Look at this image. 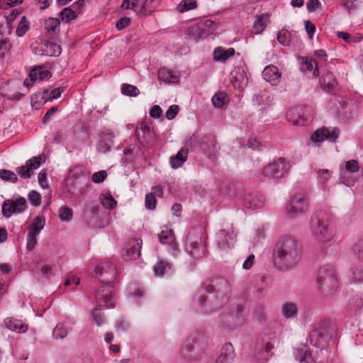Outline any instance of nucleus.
Returning a JSON list of instances; mask_svg holds the SVG:
<instances>
[{
  "mask_svg": "<svg viewBox=\"0 0 363 363\" xmlns=\"http://www.w3.org/2000/svg\"><path fill=\"white\" fill-rule=\"evenodd\" d=\"M106 172L104 170H101L97 172H95L92 175L91 179L94 183H101L106 179Z\"/></svg>",
  "mask_w": 363,
  "mask_h": 363,
  "instance_id": "e2e57ef3",
  "label": "nucleus"
},
{
  "mask_svg": "<svg viewBox=\"0 0 363 363\" xmlns=\"http://www.w3.org/2000/svg\"><path fill=\"white\" fill-rule=\"evenodd\" d=\"M114 135L110 132L104 133L97 144V150L102 153H106L111 150Z\"/></svg>",
  "mask_w": 363,
  "mask_h": 363,
  "instance_id": "4be33fe9",
  "label": "nucleus"
},
{
  "mask_svg": "<svg viewBox=\"0 0 363 363\" xmlns=\"http://www.w3.org/2000/svg\"><path fill=\"white\" fill-rule=\"evenodd\" d=\"M143 4L140 6L138 14L143 16L150 15L156 7V0H142Z\"/></svg>",
  "mask_w": 363,
  "mask_h": 363,
  "instance_id": "c9c22d12",
  "label": "nucleus"
},
{
  "mask_svg": "<svg viewBox=\"0 0 363 363\" xmlns=\"http://www.w3.org/2000/svg\"><path fill=\"white\" fill-rule=\"evenodd\" d=\"M42 50V54L47 56H59L61 53L60 46L51 42H46Z\"/></svg>",
  "mask_w": 363,
  "mask_h": 363,
  "instance_id": "473e14b6",
  "label": "nucleus"
},
{
  "mask_svg": "<svg viewBox=\"0 0 363 363\" xmlns=\"http://www.w3.org/2000/svg\"><path fill=\"white\" fill-rule=\"evenodd\" d=\"M315 55L317 57V58H318V60L317 62H320L319 65H320V67H322L323 64L327 62L328 60V55L326 54L324 50H316Z\"/></svg>",
  "mask_w": 363,
  "mask_h": 363,
  "instance_id": "338daca9",
  "label": "nucleus"
},
{
  "mask_svg": "<svg viewBox=\"0 0 363 363\" xmlns=\"http://www.w3.org/2000/svg\"><path fill=\"white\" fill-rule=\"evenodd\" d=\"M235 53V49L230 48L225 50L222 47H218L213 50V60L216 62H225L229 57Z\"/></svg>",
  "mask_w": 363,
  "mask_h": 363,
  "instance_id": "393cba45",
  "label": "nucleus"
},
{
  "mask_svg": "<svg viewBox=\"0 0 363 363\" xmlns=\"http://www.w3.org/2000/svg\"><path fill=\"white\" fill-rule=\"evenodd\" d=\"M321 87L328 92L334 91L337 82L332 72H327L320 79Z\"/></svg>",
  "mask_w": 363,
  "mask_h": 363,
  "instance_id": "a878e982",
  "label": "nucleus"
},
{
  "mask_svg": "<svg viewBox=\"0 0 363 363\" xmlns=\"http://www.w3.org/2000/svg\"><path fill=\"white\" fill-rule=\"evenodd\" d=\"M122 93L129 96H137L140 91L135 86L126 84L122 86Z\"/></svg>",
  "mask_w": 363,
  "mask_h": 363,
  "instance_id": "09e8293b",
  "label": "nucleus"
},
{
  "mask_svg": "<svg viewBox=\"0 0 363 363\" xmlns=\"http://www.w3.org/2000/svg\"><path fill=\"white\" fill-rule=\"evenodd\" d=\"M179 111V106L178 105H172L170 106L167 112H166V118L167 120L174 119L177 115Z\"/></svg>",
  "mask_w": 363,
  "mask_h": 363,
  "instance_id": "0e129e2a",
  "label": "nucleus"
},
{
  "mask_svg": "<svg viewBox=\"0 0 363 363\" xmlns=\"http://www.w3.org/2000/svg\"><path fill=\"white\" fill-rule=\"evenodd\" d=\"M340 130L337 128H333L331 129L323 127L316 130L311 136V140L313 143H321L325 140L330 142H335L338 138Z\"/></svg>",
  "mask_w": 363,
  "mask_h": 363,
  "instance_id": "f8f14e48",
  "label": "nucleus"
},
{
  "mask_svg": "<svg viewBox=\"0 0 363 363\" xmlns=\"http://www.w3.org/2000/svg\"><path fill=\"white\" fill-rule=\"evenodd\" d=\"M243 205L249 209L254 210L261 208L263 206V201L256 196L250 194L244 197Z\"/></svg>",
  "mask_w": 363,
  "mask_h": 363,
  "instance_id": "c756f323",
  "label": "nucleus"
},
{
  "mask_svg": "<svg viewBox=\"0 0 363 363\" xmlns=\"http://www.w3.org/2000/svg\"><path fill=\"white\" fill-rule=\"evenodd\" d=\"M68 330L62 323H58L52 331V336L55 339H63L67 337Z\"/></svg>",
  "mask_w": 363,
  "mask_h": 363,
  "instance_id": "a19ab883",
  "label": "nucleus"
},
{
  "mask_svg": "<svg viewBox=\"0 0 363 363\" xmlns=\"http://www.w3.org/2000/svg\"><path fill=\"white\" fill-rule=\"evenodd\" d=\"M300 357L298 358L301 363H313V359L311 352H308L306 349L302 348L299 351Z\"/></svg>",
  "mask_w": 363,
  "mask_h": 363,
  "instance_id": "4d7b16f0",
  "label": "nucleus"
},
{
  "mask_svg": "<svg viewBox=\"0 0 363 363\" xmlns=\"http://www.w3.org/2000/svg\"><path fill=\"white\" fill-rule=\"evenodd\" d=\"M291 168V164L284 158L279 157L267 164L262 171L266 177L281 179L285 177Z\"/></svg>",
  "mask_w": 363,
  "mask_h": 363,
  "instance_id": "39448f33",
  "label": "nucleus"
},
{
  "mask_svg": "<svg viewBox=\"0 0 363 363\" xmlns=\"http://www.w3.org/2000/svg\"><path fill=\"white\" fill-rule=\"evenodd\" d=\"M359 169V162L355 160H350L346 162L345 169L343 172H350L351 174H357Z\"/></svg>",
  "mask_w": 363,
  "mask_h": 363,
  "instance_id": "de8ad7c7",
  "label": "nucleus"
},
{
  "mask_svg": "<svg viewBox=\"0 0 363 363\" xmlns=\"http://www.w3.org/2000/svg\"><path fill=\"white\" fill-rule=\"evenodd\" d=\"M197 7V3L195 0H182L177 7V9L180 13L192 10Z\"/></svg>",
  "mask_w": 363,
  "mask_h": 363,
  "instance_id": "ea45409f",
  "label": "nucleus"
},
{
  "mask_svg": "<svg viewBox=\"0 0 363 363\" xmlns=\"http://www.w3.org/2000/svg\"><path fill=\"white\" fill-rule=\"evenodd\" d=\"M4 323L8 329L16 333H25L28 330V326L23 323L21 320L12 318L5 319Z\"/></svg>",
  "mask_w": 363,
  "mask_h": 363,
  "instance_id": "cd10ccee",
  "label": "nucleus"
},
{
  "mask_svg": "<svg viewBox=\"0 0 363 363\" xmlns=\"http://www.w3.org/2000/svg\"><path fill=\"white\" fill-rule=\"evenodd\" d=\"M96 304L100 308H112L115 306L112 286L108 284L101 286L95 294Z\"/></svg>",
  "mask_w": 363,
  "mask_h": 363,
  "instance_id": "9d476101",
  "label": "nucleus"
},
{
  "mask_svg": "<svg viewBox=\"0 0 363 363\" xmlns=\"http://www.w3.org/2000/svg\"><path fill=\"white\" fill-rule=\"evenodd\" d=\"M51 76L52 73L48 69L38 66L30 71L28 78L24 81L23 84L27 88H29L33 86L35 83L48 79Z\"/></svg>",
  "mask_w": 363,
  "mask_h": 363,
  "instance_id": "2eb2a0df",
  "label": "nucleus"
},
{
  "mask_svg": "<svg viewBox=\"0 0 363 363\" xmlns=\"http://www.w3.org/2000/svg\"><path fill=\"white\" fill-rule=\"evenodd\" d=\"M29 29L28 22L25 16H23L18 23L16 35L19 37L23 36Z\"/></svg>",
  "mask_w": 363,
  "mask_h": 363,
  "instance_id": "49530a36",
  "label": "nucleus"
},
{
  "mask_svg": "<svg viewBox=\"0 0 363 363\" xmlns=\"http://www.w3.org/2000/svg\"><path fill=\"white\" fill-rule=\"evenodd\" d=\"M90 181V172L83 165H77L69 169L67 179V185L73 186L84 185L88 186Z\"/></svg>",
  "mask_w": 363,
  "mask_h": 363,
  "instance_id": "423d86ee",
  "label": "nucleus"
},
{
  "mask_svg": "<svg viewBox=\"0 0 363 363\" xmlns=\"http://www.w3.org/2000/svg\"><path fill=\"white\" fill-rule=\"evenodd\" d=\"M159 240L162 244H169L172 249L175 247L174 235L172 229L166 228L162 230V232L158 235Z\"/></svg>",
  "mask_w": 363,
  "mask_h": 363,
  "instance_id": "2f4dec72",
  "label": "nucleus"
},
{
  "mask_svg": "<svg viewBox=\"0 0 363 363\" xmlns=\"http://www.w3.org/2000/svg\"><path fill=\"white\" fill-rule=\"evenodd\" d=\"M264 341V350L268 353L274 347V344L278 342V338L277 336L274 334L272 337H268Z\"/></svg>",
  "mask_w": 363,
  "mask_h": 363,
  "instance_id": "864d4df0",
  "label": "nucleus"
},
{
  "mask_svg": "<svg viewBox=\"0 0 363 363\" xmlns=\"http://www.w3.org/2000/svg\"><path fill=\"white\" fill-rule=\"evenodd\" d=\"M193 339H187L180 350L181 355L187 360L196 359L203 352L202 350L196 349Z\"/></svg>",
  "mask_w": 363,
  "mask_h": 363,
  "instance_id": "f3484780",
  "label": "nucleus"
},
{
  "mask_svg": "<svg viewBox=\"0 0 363 363\" xmlns=\"http://www.w3.org/2000/svg\"><path fill=\"white\" fill-rule=\"evenodd\" d=\"M135 135L141 143H147L154 138L155 134L152 125L145 122L140 124V128H136Z\"/></svg>",
  "mask_w": 363,
  "mask_h": 363,
  "instance_id": "6ab92c4d",
  "label": "nucleus"
},
{
  "mask_svg": "<svg viewBox=\"0 0 363 363\" xmlns=\"http://www.w3.org/2000/svg\"><path fill=\"white\" fill-rule=\"evenodd\" d=\"M95 274L101 283L109 284L116 277V267L108 261L101 262L95 269Z\"/></svg>",
  "mask_w": 363,
  "mask_h": 363,
  "instance_id": "1a4fd4ad",
  "label": "nucleus"
},
{
  "mask_svg": "<svg viewBox=\"0 0 363 363\" xmlns=\"http://www.w3.org/2000/svg\"><path fill=\"white\" fill-rule=\"evenodd\" d=\"M60 21L57 18H49L45 21V29L50 36L56 35L60 31Z\"/></svg>",
  "mask_w": 363,
  "mask_h": 363,
  "instance_id": "c85d7f7f",
  "label": "nucleus"
},
{
  "mask_svg": "<svg viewBox=\"0 0 363 363\" xmlns=\"http://www.w3.org/2000/svg\"><path fill=\"white\" fill-rule=\"evenodd\" d=\"M331 172L328 169H319L318 172V180L320 183L326 182L331 177Z\"/></svg>",
  "mask_w": 363,
  "mask_h": 363,
  "instance_id": "052dcab7",
  "label": "nucleus"
},
{
  "mask_svg": "<svg viewBox=\"0 0 363 363\" xmlns=\"http://www.w3.org/2000/svg\"><path fill=\"white\" fill-rule=\"evenodd\" d=\"M0 178L5 182L12 183H16L18 181L16 174L13 172L6 169H0Z\"/></svg>",
  "mask_w": 363,
  "mask_h": 363,
  "instance_id": "37998d69",
  "label": "nucleus"
},
{
  "mask_svg": "<svg viewBox=\"0 0 363 363\" xmlns=\"http://www.w3.org/2000/svg\"><path fill=\"white\" fill-rule=\"evenodd\" d=\"M145 207L150 210H154L156 208L157 200L153 194L149 193L146 194L145 199Z\"/></svg>",
  "mask_w": 363,
  "mask_h": 363,
  "instance_id": "13d9d810",
  "label": "nucleus"
},
{
  "mask_svg": "<svg viewBox=\"0 0 363 363\" xmlns=\"http://www.w3.org/2000/svg\"><path fill=\"white\" fill-rule=\"evenodd\" d=\"M235 358V351L231 343L223 345L220 354L215 359L213 363H231Z\"/></svg>",
  "mask_w": 363,
  "mask_h": 363,
  "instance_id": "aec40b11",
  "label": "nucleus"
},
{
  "mask_svg": "<svg viewBox=\"0 0 363 363\" xmlns=\"http://www.w3.org/2000/svg\"><path fill=\"white\" fill-rule=\"evenodd\" d=\"M302 62L305 65L307 71H313V75L314 77L318 76L319 69L320 68V65H319L320 62H318L317 60L308 57H303Z\"/></svg>",
  "mask_w": 363,
  "mask_h": 363,
  "instance_id": "e433bc0d",
  "label": "nucleus"
},
{
  "mask_svg": "<svg viewBox=\"0 0 363 363\" xmlns=\"http://www.w3.org/2000/svg\"><path fill=\"white\" fill-rule=\"evenodd\" d=\"M308 208V202L303 194H294L286 206L287 214L291 218H296L306 213Z\"/></svg>",
  "mask_w": 363,
  "mask_h": 363,
  "instance_id": "0eeeda50",
  "label": "nucleus"
},
{
  "mask_svg": "<svg viewBox=\"0 0 363 363\" xmlns=\"http://www.w3.org/2000/svg\"><path fill=\"white\" fill-rule=\"evenodd\" d=\"M308 12H313L321 6L319 0H308L306 4Z\"/></svg>",
  "mask_w": 363,
  "mask_h": 363,
  "instance_id": "774afa93",
  "label": "nucleus"
},
{
  "mask_svg": "<svg viewBox=\"0 0 363 363\" xmlns=\"http://www.w3.org/2000/svg\"><path fill=\"white\" fill-rule=\"evenodd\" d=\"M45 224V218L38 216L35 218L33 224L28 228L27 235L26 248L29 251H32L37 244V237L40 231L43 229Z\"/></svg>",
  "mask_w": 363,
  "mask_h": 363,
  "instance_id": "9b49d317",
  "label": "nucleus"
},
{
  "mask_svg": "<svg viewBox=\"0 0 363 363\" xmlns=\"http://www.w3.org/2000/svg\"><path fill=\"white\" fill-rule=\"evenodd\" d=\"M101 203L106 208H113L116 205V201L110 195L104 196Z\"/></svg>",
  "mask_w": 363,
  "mask_h": 363,
  "instance_id": "bf43d9fd",
  "label": "nucleus"
},
{
  "mask_svg": "<svg viewBox=\"0 0 363 363\" xmlns=\"http://www.w3.org/2000/svg\"><path fill=\"white\" fill-rule=\"evenodd\" d=\"M350 278L354 283H363V269L359 267L353 268Z\"/></svg>",
  "mask_w": 363,
  "mask_h": 363,
  "instance_id": "a18cd8bd",
  "label": "nucleus"
},
{
  "mask_svg": "<svg viewBox=\"0 0 363 363\" xmlns=\"http://www.w3.org/2000/svg\"><path fill=\"white\" fill-rule=\"evenodd\" d=\"M30 204L33 206H38L41 203V196L36 191H31L28 195Z\"/></svg>",
  "mask_w": 363,
  "mask_h": 363,
  "instance_id": "603ef678",
  "label": "nucleus"
},
{
  "mask_svg": "<svg viewBox=\"0 0 363 363\" xmlns=\"http://www.w3.org/2000/svg\"><path fill=\"white\" fill-rule=\"evenodd\" d=\"M93 318L96 324L99 326L101 325L104 321V313L98 308H95L93 311Z\"/></svg>",
  "mask_w": 363,
  "mask_h": 363,
  "instance_id": "69168bd1",
  "label": "nucleus"
},
{
  "mask_svg": "<svg viewBox=\"0 0 363 363\" xmlns=\"http://www.w3.org/2000/svg\"><path fill=\"white\" fill-rule=\"evenodd\" d=\"M310 340L311 342L319 347L324 342V335L322 331L313 330L310 333Z\"/></svg>",
  "mask_w": 363,
  "mask_h": 363,
  "instance_id": "c03bdc74",
  "label": "nucleus"
},
{
  "mask_svg": "<svg viewBox=\"0 0 363 363\" xmlns=\"http://www.w3.org/2000/svg\"><path fill=\"white\" fill-rule=\"evenodd\" d=\"M143 241L140 238L129 240L125 245L122 257L125 261L136 259L140 255Z\"/></svg>",
  "mask_w": 363,
  "mask_h": 363,
  "instance_id": "4468645a",
  "label": "nucleus"
},
{
  "mask_svg": "<svg viewBox=\"0 0 363 363\" xmlns=\"http://www.w3.org/2000/svg\"><path fill=\"white\" fill-rule=\"evenodd\" d=\"M317 283L321 293L327 296L333 294L337 288V280L331 265L320 267L317 272Z\"/></svg>",
  "mask_w": 363,
  "mask_h": 363,
  "instance_id": "7ed1b4c3",
  "label": "nucleus"
},
{
  "mask_svg": "<svg viewBox=\"0 0 363 363\" xmlns=\"http://www.w3.org/2000/svg\"><path fill=\"white\" fill-rule=\"evenodd\" d=\"M231 289L232 287L230 282L225 279L223 277H216L213 279L211 284L206 287V291L210 294L216 293L217 294V298H220V303H215L213 308L208 304L205 303L207 298L201 296L199 298V301H201V303L203 306L204 313H211L213 310L220 307L221 303H223L227 301L230 296L231 294Z\"/></svg>",
  "mask_w": 363,
  "mask_h": 363,
  "instance_id": "f03ea898",
  "label": "nucleus"
},
{
  "mask_svg": "<svg viewBox=\"0 0 363 363\" xmlns=\"http://www.w3.org/2000/svg\"><path fill=\"white\" fill-rule=\"evenodd\" d=\"M281 314L287 319L293 318L297 316V305L292 302H286L281 307Z\"/></svg>",
  "mask_w": 363,
  "mask_h": 363,
  "instance_id": "7c9ffc66",
  "label": "nucleus"
},
{
  "mask_svg": "<svg viewBox=\"0 0 363 363\" xmlns=\"http://www.w3.org/2000/svg\"><path fill=\"white\" fill-rule=\"evenodd\" d=\"M353 251L357 255L359 261L363 265V240H359L353 246Z\"/></svg>",
  "mask_w": 363,
  "mask_h": 363,
  "instance_id": "5fc2aeb1",
  "label": "nucleus"
},
{
  "mask_svg": "<svg viewBox=\"0 0 363 363\" xmlns=\"http://www.w3.org/2000/svg\"><path fill=\"white\" fill-rule=\"evenodd\" d=\"M171 265L169 262L160 260L154 266V272L156 275L163 276L165 274L170 272Z\"/></svg>",
  "mask_w": 363,
  "mask_h": 363,
  "instance_id": "4c0bfd02",
  "label": "nucleus"
},
{
  "mask_svg": "<svg viewBox=\"0 0 363 363\" xmlns=\"http://www.w3.org/2000/svg\"><path fill=\"white\" fill-rule=\"evenodd\" d=\"M302 247L299 242L291 236L281 238L274 249V261L281 269H289L300 262Z\"/></svg>",
  "mask_w": 363,
  "mask_h": 363,
  "instance_id": "f257e3e1",
  "label": "nucleus"
},
{
  "mask_svg": "<svg viewBox=\"0 0 363 363\" xmlns=\"http://www.w3.org/2000/svg\"><path fill=\"white\" fill-rule=\"evenodd\" d=\"M60 218L63 221H69L72 218V211L67 206H62L59 211Z\"/></svg>",
  "mask_w": 363,
  "mask_h": 363,
  "instance_id": "3c124183",
  "label": "nucleus"
},
{
  "mask_svg": "<svg viewBox=\"0 0 363 363\" xmlns=\"http://www.w3.org/2000/svg\"><path fill=\"white\" fill-rule=\"evenodd\" d=\"M211 101L213 105L216 108H222L228 101L227 94L225 92L216 93L212 99Z\"/></svg>",
  "mask_w": 363,
  "mask_h": 363,
  "instance_id": "58836bf2",
  "label": "nucleus"
},
{
  "mask_svg": "<svg viewBox=\"0 0 363 363\" xmlns=\"http://www.w3.org/2000/svg\"><path fill=\"white\" fill-rule=\"evenodd\" d=\"M48 95V90L45 89L43 91H39L33 94L31 97V101L34 103H45L47 101V96Z\"/></svg>",
  "mask_w": 363,
  "mask_h": 363,
  "instance_id": "6e6d98bb",
  "label": "nucleus"
},
{
  "mask_svg": "<svg viewBox=\"0 0 363 363\" xmlns=\"http://www.w3.org/2000/svg\"><path fill=\"white\" fill-rule=\"evenodd\" d=\"M269 18V16L267 13L257 15L252 28V33L256 35L260 34L267 27Z\"/></svg>",
  "mask_w": 363,
  "mask_h": 363,
  "instance_id": "b1692460",
  "label": "nucleus"
},
{
  "mask_svg": "<svg viewBox=\"0 0 363 363\" xmlns=\"http://www.w3.org/2000/svg\"><path fill=\"white\" fill-rule=\"evenodd\" d=\"M27 208V202L25 198L18 196L14 199H6L2 203V215L9 218L12 214H19Z\"/></svg>",
  "mask_w": 363,
  "mask_h": 363,
  "instance_id": "6e6552de",
  "label": "nucleus"
},
{
  "mask_svg": "<svg viewBox=\"0 0 363 363\" xmlns=\"http://www.w3.org/2000/svg\"><path fill=\"white\" fill-rule=\"evenodd\" d=\"M186 249L189 255L195 259H200L205 255L204 246L197 241H190Z\"/></svg>",
  "mask_w": 363,
  "mask_h": 363,
  "instance_id": "bb28decb",
  "label": "nucleus"
},
{
  "mask_svg": "<svg viewBox=\"0 0 363 363\" xmlns=\"http://www.w3.org/2000/svg\"><path fill=\"white\" fill-rule=\"evenodd\" d=\"M188 152L189 150L187 148L182 147L176 155L172 156L169 159L172 168L178 169L181 167L187 160Z\"/></svg>",
  "mask_w": 363,
  "mask_h": 363,
  "instance_id": "5701e85b",
  "label": "nucleus"
},
{
  "mask_svg": "<svg viewBox=\"0 0 363 363\" xmlns=\"http://www.w3.org/2000/svg\"><path fill=\"white\" fill-rule=\"evenodd\" d=\"M217 244L220 250H227L233 245L234 235H230L225 230H220L217 234Z\"/></svg>",
  "mask_w": 363,
  "mask_h": 363,
  "instance_id": "412c9836",
  "label": "nucleus"
},
{
  "mask_svg": "<svg viewBox=\"0 0 363 363\" xmlns=\"http://www.w3.org/2000/svg\"><path fill=\"white\" fill-rule=\"evenodd\" d=\"M158 79L166 83H175L178 81L177 76L166 68H162L159 70Z\"/></svg>",
  "mask_w": 363,
  "mask_h": 363,
  "instance_id": "72a5a7b5",
  "label": "nucleus"
},
{
  "mask_svg": "<svg viewBox=\"0 0 363 363\" xmlns=\"http://www.w3.org/2000/svg\"><path fill=\"white\" fill-rule=\"evenodd\" d=\"M61 19L66 23L76 18L75 13L69 8H65L60 13Z\"/></svg>",
  "mask_w": 363,
  "mask_h": 363,
  "instance_id": "8fccbe9b",
  "label": "nucleus"
},
{
  "mask_svg": "<svg viewBox=\"0 0 363 363\" xmlns=\"http://www.w3.org/2000/svg\"><path fill=\"white\" fill-rule=\"evenodd\" d=\"M328 226V218L322 213H318L312 218V233L315 238L322 243L330 242L333 239V234Z\"/></svg>",
  "mask_w": 363,
  "mask_h": 363,
  "instance_id": "20e7f679",
  "label": "nucleus"
},
{
  "mask_svg": "<svg viewBox=\"0 0 363 363\" xmlns=\"http://www.w3.org/2000/svg\"><path fill=\"white\" fill-rule=\"evenodd\" d=\"M281 76V73L279 72V68L272 65L267 66L262 71L264 79L272 86H276L279 83Z\"/></svg>",
  "mask_w": 363,
  "mask_h": 363,
  "instance_id": "a211bd4d",
  "label": "nucleus"
},
{
  "mask_svg": "<svg viewBox=\"0 0 363 363\" xmlns=\"http://www.w3.org/2000/svg\"><path fill=\"white\" fill-rule=\"evenodd\" d=\"M43 162H45L43 155L33 157L26 162L25 165L18 167L16 172L22 179H28L31 177L33 171L38 169Z\"/></svg>",
  "mask_w": 363,
  "mask_h": 363,
  "instance_id": "ddd939ff",
  "label": "nucleus"
},
{
  "mask_svg": "<svg viewBox=\"0 0 363 363\" xmlns=\"http://www.w3.org/2000/svg\"><path fill=\"white\" fill-rule=\"evenodd\" d=\"M130 23V18L128 17H122L118 19L116 23V28L118 30H121L128 27Z\"/></svg>",
  "mask_w": 363,
  "mask_h": 363,
  "instance_id": "680f3d73",
  "label": "nucleus"
},
{
  "mask_svg": "<svg viewBox=\"0 0 363 363\" xmlns=\"http://www.w3.org/2000/svg\"><path fill=\"white\" fill-rule=\"evenodd\" d=\"M277 40L284 46H289L291 42V33L286 29H282L277 34Z\"/></svg>",
  "mask_w": 363,
  "mask_h": 363,
  "instance_id": "79ce46f5",
  "label": "nucleus"
},
{
  "mask_svg": "<svg viewBox=\"0 0 363 363\" xmlns=\"http://www.w3.org/2000/svg\"><path fill=\"white\" fill-rule=\"evenodd\" d=\"M230 82L235 89L242 90L247 84L248 79L245 72L241 67H235L230 75Z\"/></svg>",
  "mask_w": 363,
  "mask_h": 363,
  "instance_id": "dca6fc26",
  "label": "nucleus"
},
{
  "mask_svg": "<svg viewBox=\"0 0 363 363\" xmlns=\"http://www.w3.org/2000/svg\"><path fill=\"white\" fill-rule=\"evenodd\" d=\"M359 177L357 176V174H351L350 172H346L341 171L340 174V182L347 186H352L357 182Z\"/></svg>",
  "mask_w": 363,
  "mask_h": 363,
  "instance_id": "f704fd0d",
  "label": "nucleus"
}]
</instances>
